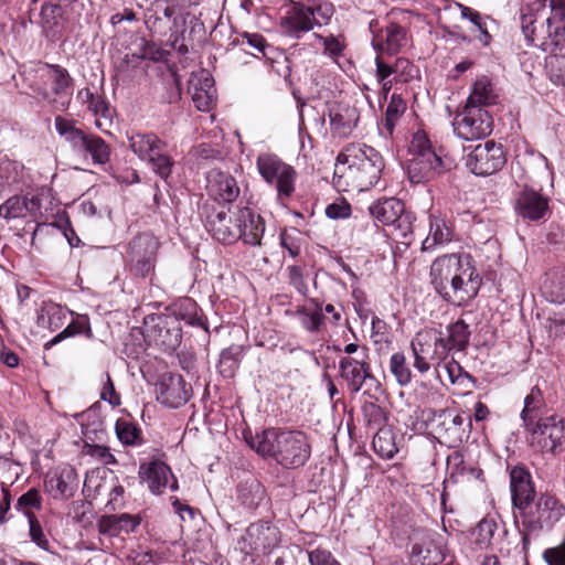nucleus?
<instances>
[{
    "label": "nucleus",
    "instance_id": "obj_10",
    "mask_svg": "<svg viewBox=\"0 0 565 565\" xmlns=\"http://www.w3.org/2000/svg\"><path fill=\"white\" fill-rule=\"evenodd\" d=\"M526 430L530 445L536 451L556 454L565 446V420L557 415L545 416Z\"/></svg>",
    "mask_w": 565,
    "mask_h": 565
},
{
    "label": "nucleus",
    "instance_id": "obj_51",
    "mask_svg": "<svg viewBox=\"0 0 565 565\" xmlns=\"http://www.w3.org/2000/svg\"><path fill=\"white\" fill-rule=\"evenodd\" d=\"M405 110L406 103L404 99L397 94H392L385 110L382 127L380 128L382 134L385 131V137L392 136L397 121L405 113Z\"/></svg>",
    "mask_w": 565,
    "mask_h": 565
},
{
    "label": "nucleus",
    "instance_id": "obj_11",
    "mask_svg": "<svg viewBox=\"0 0 565 565\" xmlns=\"http://www.w3.org/2000/svg\"><path fill=\"white\" fill-rule=\"evenodd\" d=\"M452 128L458 138L473 141L491 134L493 120L484 108L466 104L463 109L455 116Z\"/></svg>",
    "mask_w": 565,
    "mask_h": 565
},
{
    "label": "nucleus",
    "instance_id": "obj_15",
    "mask_svg": "<svg viewBox=\"0 0 565 565\" xmlns=\"http://www.w3.org/2000/svg\"><path fill=\"white\" fill-rule=\"evenodd\" d=\"M369 211L383 225L395 226L404 238L412 232L411 216L405 213L404 203L396 198L379 200L369 207Z\"/></svg>",
    "mask_w": 565,
    "mask_h": 565
},
{
    "label": "nucleus",
    "instance_id": "obj_20",
    "mask_svg": "<svg viewBox=\"0 0 565 565\" xmlns=\"http://www.w3.org/2000/svg\"><path fill=\"white\" fill-rule=\"evenodd\" d=\"M77 487V473L71 465L54 468L44 480L45 491L55 500L70 499L74 495Z\"/></svg>",
    "mask_w": 565,
    "mask_h": 565
},
{
    "label": "nucleus",
    "instance_id": "obj_1",
    "mask_svg": "<svg viewBox=\"0 0 565 565\" xmlns=\"http://www.w3.org/2000/svg\"><path fill=\"white\" fill-rule=\"evenodd\" d=\"M430 284L447 302L461 306L478 295L482 285L473 258L469 254H447L430 265Z\"/></svg>",
    "mask_w": 565,
    "mask_h": 565
},
{
    "label": "nucleus",
    "instance_id": "obj_17",
    "mask_svg": "<svg viewBox=\"0 0 565 565\" xmlns=\"http://www.w3.org/2000/svg\"><path fill=\"white\" fill-rule=\"evenodd\" d=\"M205 227L214 239L222 244H233L239 238L235 213L224 206H211L205 212Z\"/></svg>",
    "mask_w": 565,
    "mask_h": 565
},
{
    "label": "nucleus",
    "instance_id": "obj_39",
    "mask_svg": "<svg viewBox=\"0 0 565 565\" xmlns=\"http://www.w3.org/2000/svg\"><path fill=\"white\" fill-rule=\"evenodd\" d=\"M129 147L141 160L147 161L157 151L166 150L167 143L156 134L145 132L130 136Z\"/></svg>",
    "mask_w": 565,
    "mask_h": 565
},
{
    "label": "nucleus",
    "instance_id": "obj_47",
    "mask_svg": "<svg viewBox=\"0 0 565 565\" xmlns=\"http://www.w3.org/2000/svg\"><path fill=\"white\" fill-rule=\"evenodd\" d=\"M310 306H303L297 309L296 315L305 330L310 333H318L323 324L324 316L322 315V305L311 299Z\"/></svg>",
    "mask_w": 565,
    "mask_h": 565
},
{
    "label": "nucleus",
    "instance_id": "obj_2",
    "mask_svg": "<svg viewBox=\"0 0 565 565\" xmlns=\"http://www.w3.org/2000/svg\"><path fill=\"white\" fill-rule=\"evenodd\" d=\"M385 161L380 151L365 143H349L338 154L334 168L337 185L367 191L381 180Z\"/></svg>",
    "mask_w": 565,
    "mask_h": 565
},
{
    "label": "nucleus",
    "instance_id": "obj_32",
    "mask_svg": "<svg viewBox=\"0 0 565 565\" xmlns=\"http://www.w3.org/2000/svg\"><path fill=\"white\" fill-rule=\"evenodd\" d=\"M447 471L454 482H483V471L473 462L467 461L463 455L455 451L447 458Z\"/></svg>",
    "mask_w": 565,
    "mask_h": 565
},
{
    "label": "nucleus",
    "instance_id": "obj_34",
    "mask_svg": "<svg viewBox=\"0 0 565 565\" xmlns=\"http://www.w3.org/2000/svg\"><path fill=\"white\" fill-rule=\"evenodd\" d=\"M74 312L52 301L43 302L36 312V324L39 328L56 331L61 329L68 316Z\"/></svg>",
    "mask_w": 565,
    "mask_h": 565
},
{
    "label": "nucleus",
    "instance_id": "obj_25",
    "mask_svg": "<svg viewBox=\"0 0 565 565\" xmlns=\"http://www.w3.org/2000/svg\"><path fill=\"white\" fill-rule=\"evenodd\" d=\"M207 194L217 202L232 203L239 195V186L234 177L212 170L206 175Z\"/></svg>",
    "mask_w": 565,
    "mask_h": 565
},
{
    "label": "nucleus",
    "instance_id": "obj_46",
    "mask_svg": "<svg viewBox=\"0 0 565 565\" xmlns=\"http://www.w3.org/2000/svg\"><path fill=\"white\" fill-rule=\"evenodd\" d=\"M499 529L500 524L495 519H482L471 531V542L476 545L477 550H487L493 544Z\"/></svg>",
    "mask_w": 565,
    "mask_h": 565
},
{
    "label": "nucleus",
    "instance_id": "obj_4",
    "mask_svg": "<svg viewBox=\"0 0 565 565\" xmlns=\"http://www.w3.org/2000/svg\"><path fill=\"white\" fill-rule=\"evenodd\" d=\"M565 515V505L554 495L542 494L519 513V533L522 550L526 554L533 541L550 532Z\"/></svg>",
    "mask_w": 565,
    "mask_h": 565
},
{
    "label": "nucleus",
    "instance_id": "obj_23",
    "mask_svg": "<svg viewBox=\"0 0 565 565\" xmlns=\"http://www.w3.org/2000/svg\"><path fill=\"white\" fill-rule=\"evenodd\" d=\"M140 478L147 482L148 489L152 494L159 495L163 493L167 487L171 491L179 488L170 467L161 460H152L149 463L140 466Z\"/></svg>",
    "mask_w": 565,
    "mask_h": 565
},
{
    "label": "nucleus",
    "instance_id": "obj_3",
    "mask_svg": "<svg viewBox=\"0 0 565 565\" xmlns=\"http://www.w3.org/2000/svg\"><path fill=\"white\" fill-rule=\"evenodd\" d=\"M244 438L257 454L287 469L302 467L310 458L311 447L302 431L268 428L255 436L247 433Z\"/></svg>",
    "mask_w": 565,
    "mask_h": 565
},
{
    "label": "nucleus",
    "instance_id": "obj_5",
    "mask_svg": "<svg viewBox=\"0 0 565 565\" xmlns=\"http://www.w3.org/2000/svg\"><path fill=\"white\" fill-rule=\"evenodd\" d=\"M291 6L280 17L279 28L285 36L300 39L316 26L329 24L334 7L328 0H289Z\"/></svg>",
    "mask_w": 565,
    "mask_h": 565
},
{
    "label": "nucleus",
    "instance_id": "obj_14",
    "mask_svg": "<svg viewBox=\"0 0 565 565\" xmlns=\"http://www.w3.org/2000/svg\"><path fill=\"white\" fill-rule=\"evenodd\" d=\"M507 162L503 148L493 140L480 143L466 157V167L476 175H490Z\"/></svg>",
    "mask_w": 565,
    "mask_h": 565
},
{
    "label": "nucleus",
    "instance_id": "obj_56",
    "mask_svg": "<svg viewBox=\"0 0 565 565\" xmlns=\"http://www.w3.org/2000/svg\"><path fill=\"white\" fill-rule=\"evenodd\" d=\"M147 162L149 163L151 170L162 180H167L170 177L172 172L173 160L166 153V150L157 151L147 160Z\"/></svg>",
    "mask_w": 565,
    "mask_h": 565
},
{
    "label": "nucleus",
    "instance_id": "obj_44",
    "mask_svg": "<svg viewBox=\"0 0 565 565\" xmlns=\"http://www.w3.org/2000/svg\"><path fill=\"white\" fill-rule=\"evenodd\" d=\"M265 499V489L256 479L246 480L237 487V500L248 510L257 509Z\"/></svg>",
    "mask_w": 565,
    "mask_h": 565
},
{
    "label": "nucleus",
    "instance_id": "obj_63",
    "mask_svg": "<svg viewBox=\"0 0 565 565\" xmlns=\"http://www.w3.org/2000/svg\"><path fill=\"white\" fill-rule=\"evenodd\" d=\"M192 156L199 161L220 160L223 152L218 145L203 142L193 148Z\"/></svg>",
    "mask_w": 565,
    "mask_h": 565
},
{
    "label": "nucleus",
    "instance_id": "obj_42",
    "mask_svg": "<svg viewBox=\"0 0 565 565\" xmlns=\"http://www.w3.org/2000/svg\"><path fill=\"white\" fill-rule=\"evenodd\" d=\"M457 7L460 10L461 18L470 21L475 28V32H478V41L482 45L488 46L492 40L490 34V24H494V21L488 17H482L478 11L461 3H457Z\"/></svg>",
    "mask_w": 565,
    "mask_h": 565
},
{
    "label": "nucleus",
    "instance_id": "obj_19",
    "mask_svg": "<svg viewBox=\"0 0 565 565\" xmlns=\"http://www.w3.org/2000/svg\"><path fill=\"white\" fill-rule=\"evenodd\" d=\"M376 78L385 95L394 83H407L416 77L418 70L407 58H397L393 65L387 64L377 55L375 58Z\"/></svg>",
    "mask_w": 565,
    "mask_h": 565
},
{
    "label": "nucleus",
    "instance_id": "obj_22",
    "mask_svg": "<svg viewBox=\"0 0 565 565\" xmlns=\"http://www.w3.org/2000/svg\"><path fill=\"white\" fill-rule=\"evenodd\" d=\"M47 78L51 82L50 90L43 94V98L56 110L67 109L71 103L68 87L71 77L66 68L60 65H47Z\"/></svg>",
    "mask_w": 565,
    "mask_h": 565
},
{
    "label": "nucleus",
    "instance_id": "obj_8",
    "mask_svg": "<svg viewBox=\"0 0 565 565\" xmlns=\"http://www.w3.org/2000/svg\"><path fill=\"white\" fill-rule=\"evenodd\" d=\"M54 127L60 137L71 146L75 153L90 156L95 164H105L110 158V147L97 135L86 134L75 126L74 120L56 116Z\"/></svg>",
    "mask_w": 565,
    "mask_h": 565
},
{
    "label": "nucleus",
    "instance_id": "obj_64",
    "mask_svg": "<svg viewBox=\"0 0 565 565\" xmlns=\"http://www.w3.org/2000/svg\"><path fill=\"white\" fill-rule=\"evenodd\" d=\"M308 559L310 565H341L329 550L322 547L310 551Z\"/></svg>",
    "mask_w": 565,
    "mask_h": 565
},
{
    "label": "nucleus",
    "instance_id": "obj_33",
    "mask_svg": "<svg viewBox=\"0 0 565 565\" xmlns=\"http://www.w3.org/2000/svg\"><path fill=\"white\" fill-rule=\"evenodd\" d=\"M407 42L406 31L396 23H390L379 33L373 34L372 46L377 52L396 54Z\"/></svg>",
    "mask_w": 565,
    "mask_h": 565
},
{
    "label": "nucleus",
    "instance_id": "obj_59",
    "mask_svg": "<svg viewBox=\"0 0 565 565\" xmlns=\"http://www.w3.org/2000/svg\"><path fill=\"white\" fill-rule=\"evenodd\" d=\"M362 411L364 420L370 428L379 429L380 427L385 426L386 413L381 406L373 402H369L363 405Z\"/></svg>",
    "mask_w": 565,
    "mask_h": 565
},
{
    "label": "nucleus",
    "instance_id": "obj_18",
    "mask_svg": "<svg viewBox=\"0 0 565 565\" xmlns=\"http://www.w3.org/2000/svg\"><path fill=\"white\" fill-rule=\"evenodd\" d=\"M156 392L161 404L178 408L190 399L192 387L180 374L168 373L160 377Z\"/></svg>",
    "mask_w": 565,
    "mask_h": 565
},
{
    "label": "nucleus",
    "instance_id": "obj_24",
    "mask_svg": "<svg viewBox=\"0 0 565 565\" xmlns=\"http://www.w3.org/2000/svg\"><path fill=\"white\" fill-rule=\"evenodd\" d=\"M330 131L333 137L348 138L352 135L360 120V113L355 106L345 103L330 105L328 111Z\"/></svg>",
    "mask_w": 565,
    "mask_h": 565
},
{
    "label": "nucleus",
    "instance_id": "obj_43",
    "mask_svg": "<svg viewBox=\"0 0 565 565\" xmlns=\"http://www.w3.org/2000/svg\"><path fill=\"white\" fill-rule=\"evenodd\" d=\"M541 289L547 301L552 303L565 302V270L556 269L546 274Z\"/></svg>",
    "mask_w": 565,
    "mask_h": 565
},
{
    "label": "nucleus",
    "instance_id": "obj_50",
    "mask_svg": "<svg viewBox=\"0 0 565 565\" xmlns=\"http://www.w3.org/2000/svg\"><path fill=\"white\" fill-rule=\"evenodd\" d=\"M436 339L437 337H434L431 332H418L411 342L412 354L427 356L433 360L436 356L446 355L441 353V348L435 343Z\"/></svg>",
    "mask_w": 565,
    "mask_h": 565
},
{
    "label": "nucleus",
    "instance_id": "obj_9",
    "mask_svg": "<svg viewBox=\"0 0 565 565\" xmlns=\"http://www.w3.org/2000/svg\"><path fill=\"white\" fill-rule=\"evenodd\" d=\"M256 167L264 181L275 186L279 200L288 199L295 192L297 172L277 154L262 152L257 156Z\"/></svg>",
    "mask_w": 565,
    "mask_h": 565
},
{
    "label": "nucleus",
    "instance_id": "obj_58",
    "mask_svg": "<svg viewBox=\"0 0 565 565\" xmlns=\"http://www.w3.org/2000/svg\"><path fill=\"white\" fill-rule=\"evenodd\" d=\"M543 6L550 9L545 20L548 30L556 25L565 26V0H543Z\"/></svg>",
    "mask_w": 565,
    "mask_h": 565
},
{
    "label": "nucleus",
    "instance_id": "obj_28",
    "mask_svg": "<svg viewBox=\"0 0 565 565\" xmlns=\"http://www.w3.org/2000/svg\"><path fill=\"white\" fill-rule=\"evenodd\" d=\"M514 210L523 220L537 221L544 217L548 210V200L539 191L525 188L515 199Z\"/></svg>",
    "mask_w": 565,
    "mask_h": 565
},
{
    "label": "nucleus",
    "instance_id": "obj_48",
    "mask_svg": "<svg viewBox=\"0 0 565 565\" xmlns=\"http://www.w3.org/2000/svg\"><path fill=\"white\" fill-rule=\"evenodd\" d=\"M76 334H85L87 338L93 337L89 319L86 315H76V318L73 319L72 322H70L63 331L57 333L44 344V350H50L66 338Z\"/></svg>",
    "mask_w": 565,
    "mask_h": 565
},
{
    "label": "nucleus",
    "instance_id": "obj_37",
    "mask_svg": "<svg viewBox=\"0 0 565 565\" xmlns=\"http://www.w3.org/2000/svg\"><path fill=\"white\" fill-rule=\"evenodd\" d=\"M172 315L178 323V320L184 321L192 327H199L207 331L206 319L199 307V305L191 298L184 297L179 299L172 307Z\"/></svg>",
    "mask_w": 565,
    "mask_h": 565
},
{
    "label": "nucleus",
    "instance_id": "obj_26",
    "mask_svg": "<svg viewBox=\"0 0 565 565\" xmlns=\"http://www.w3.org/2000/svg\"><path fill=\"white\" fill-rule=\"evenodd\" d=\"M189 93L199 110H210L215 99V88L214 79L206 70H200L191 74Z\"/></svg>",
    "mask_w": 565,
    "mask_h": 565
},
{
    "label": "nucleus",
    "instance_id": "obj_36",
    "mask_svg": "<svg viewBox=\"0 0 565 565\" xmlns=\"http://www.w3.org/2000/svg\"><path fill=\"white\" fill-rule=\"evenodd\" d=\"M470 331L468 324L463 320H458L447 327V335L438 337L435 340L437 347L441 348V353L447 354L449 351H462L469 342Z\"/></svg>",
    "mask_w": 565,
    "mask_h": 565
},
{
    "label": "nucleus",
    "instance_id": "obj_27",
    "mask_svg": "<svg viewBox=\"0 0 565 565\" xmlns=\"http://www.w3.org/2000/svg\"><path fill=\"white\" fill-rule=\"evenodd\" d=\"M235 222L239 231L238 239L250 246L260 245L265 233V222L260 215L249 207H243L235 213Z\"/></svg>",
    "mask_w": 565,
    "mask_h": 565
},
{
    "label": "nucleus",
    "instance_id": "obj_62",
    "mask_svg": "<svg viewBox=\"0 0 565 565\" xmlns=\"http://www.w3.org/2000/svg\"><path fill=\"white\" fill-rule=\"evenodd\" d=\"M280 246L288 252L291 257H297L301 249L300 234L295 230L282 231L279 235Z\"/></svg>",
    "mask_w": 565,
    "mask_h": 565
},
{
    "label": "nucleus",
    "instance_id": "obj_16",
    "mask_svg": "<svg viewBox=\"0 0 565 565\" xmlns=\"http://www.w3.org/2000/svg\"><path fill=\"white\" fill-rule=\"evenodd\" d=\"M457 239L454 220L439 210H430L428 213V234L422 243V250L434 252Z\"/></svg>",
    "mask_w": 565,
    "mask_h": 565
},
{
    "label": "nucleus",
    "instance_id": "obj_40",
    "mask_svg": "<svg viewBox=\"0 0 565 565\" xmlns=\"http://www.w3.org/2000/svg\"><path fill=\"white\" fill-rule=\"evenodd\" d=\"M498 94L494 85L487 76L478 77L471 88L467 104L484 107L497 103Z\"/></svg>",
    "mask_w": 565,
    "mask_h": 565
},
{
    "label": "nucleus",
    "instance_id": "obj_52",
    "mask_svg": "<svg viewBox=\"0 0 565 565\" xmlns=\"http://www.w3.org/2000/svg\"><path fill=\"white\" fill-rule=\"evenodd\" d=\"M115 431L124 445L138 446L142 443L141 429L130 419L118 418L115 424Z\"/></svg>",
    "mask_w": 565,
    "mask_h": 565
},
{
    "label": "nucleus",
    "instance_id": "obj_53",
    "mask_svg": "<svg viewBox=\"0 0 565 565\" xmlns=\"http://www.w3.org/2000/svg\"><path fill=\"white\" fill-rule=\"evenodd\" d=\"M388 369L398 385L407 386L412 382V371L403 352L391 355Z\"/></svg>",
    "mask_w": 565,
    "mask_h": 565
},
{
    "label": "nucleus",
    "instance_id": "obj_21",
    "mask_svg": "<svg viewBox=\"0 0 565 565\" xmlns=\"http://www.w3.org/2000/svg\"><path fill=\"white\" fill-rule=\"evenodd\" d=\"M152 326L147 323L146 337L163 351H174L181 343V328L169 317L151 318Z\"/></svg>",
    "mask_w": 565,
    "mask_h": 565
},
{
    "label": "nucleus",
    "instance_id": "obj_38",
    "mask_svg": "<svg viewBox=\"0 0 565 565\" xmlns=\"http://www.w3.org/2000/svg\"><path fill=\"white\" fill-rule=\"evenodd\" d=\"M403 436L398 435L393 427H380L373 437L372 446L382 459H392L399 450Z\"/></svg>",
    "mask_w": 565,
    "mask_h": 565
},
{
    "label": "nucleus",
    "instance_id": "obj_55",
    "mask_svg": "<svg viewBox=\"0 0 565 565\" xmlns=\"http://www.w3.org/2000/svg\"><path fill=\"white\" fill-rule=\"evenodd\" d=\"M62 15V8L52 0L45 1L41 7L40 24L45 32H53Z\"/></svg>",
    "mask_w": 565,
    "mask_h": 565
},
{
    "label": "nucleus",
    "instance_id": "obj_41",
    "mask_svg": "<svg viewBox=\"0 0 565 565\" xmlns=\"http://www.w3.org/2000/svg\"><path fill=\"white\" fill-rule=\"evenodd\" d=\"M246 353L242 344H232L221 351L217 369L223 377L231 379L238 370Z\"/></svg>",
    "mask_w": 565,
    "mask_h": 565
},
{
    "label": "nucleus",
    "instance_id": "obj_30",
    "mask_svg": "<svg viewBox=\"0 0 565 565\" xmlns=\"http://www.w3.org/2000/svg\"><path fill=\"white\" fill-rule=\"evenodd\" d=\"M530 478V473L521 467H514L510 472L512 503L519 513L524 510L525 505L534 502L535 492Z\"/></svg>",
    "mask_w": 565,
    "mask_h": 565
},
{
    "label": "nucleus",
    "instance_id": "obj_45",
    "mask_svg": "<svg viewBox=\"0 0 565 565\" xmlns=\"http://www.w3.org/2000/svg\"><path fill=\"white\" fill-rule=\"evenodd\" d=\"M544 399L542 391L534 386L524 398V407L521 412L523 426L526 428L543 418Z\"/></svg>",
    "mask_w": 565,
    "mask_h": 565
},
{
    "label": "nucleus",
    "instance_id": "obj_54",
    "mask_svg": "<svg viewBox=\"0 0 565 565\" xmlns=\"http://www.w3.org/2000/svg\"><path fill=\"white\" fill-rule=\"evenodd\" d=\"M540 44L543 50H551L555 54L565 55V26L556 25L553 29H546V36H542Z\"/></svg>",
    "mask_w": 565,
    "mask_h": 565
},
{
    "label": "nucleus",
    "instance_id": "obj_7",
    "mask_svg": "<svg viewBox=\"0 0 565 565\" xmlns=\"http://www.w3.org/2000/svg\"><path fill=\"white\" fill-rule=\"evenodd\" d=\"M407 175L412 183L430 181L450 170L451 161L441 148L434 147L424 131H416L409 145Z\"/></svg>",
    "mask_w": 565,
    "mask_h": 565
},
{
    "label": "nucleus",
    "instance_id": "obj_31",
    "mask_svg": "<svg viewBox=\"0 0 565 565\" xmlns=\"http://www.w3.org/2000/svg\"><path fill=\"white\" fill-rule=\"evenodd\" d=\"M339 372L352 393H358L365 380L371 377L369 363L363 359L359 360L351 356L340 358Z\"/></svg>",
    "mask_w": 565,
    "mask_h": 565
},
{
    "label": "nucleus",
    "instance_id": "obj_29",
    "mask_svg": "<svg viewBox=\"0 0 565 565\" xmlns=\"http://www.w3.org/2000/svg\"><path fill=\"white\" fill-rule=\"evenodd\" d=\"M30 215L34 220L42 215L41 200L38 196L14 195L0 205V217L11 221Z\"/></svg>",
    "mask_w": 565,
    "mask_h": 565
},
{
    "label": "nucleus",
    "instance_id": "obj_60",
    "mask_svg": "<svg viewBox=\"0 0 565 565\" xmlns=\"http://www.w3.org/2000/svg\"><path fill=\"white\" fill-rule=\"evenodd\" d=\"M443 372L447 374L451 384H461L469 377L468 373L465 372L461 365L454 359L447 360L444 363H438L437 374L439 377H441Z\"/></svg>",
    "mask_w": 565,
    "mask_h": 565
},
{
    "label": "nucleus",
    "instance_id": "obj_57",
    "mask_svg": "<svg viewBox=\"0 0 565 565\" xmlns=\"http://www.w3.org/2000/svg\"><path fill=\"white\" fill-rule=\"evenodd\" d=\"M41 508L42 498L39 490L35 488L23 493L15 503V510L23 513L26 519H29V515H34V513L30 511L31 509L40 510Z\"/></svg>",
    "mask_w": 565,
    "mask_h": 565
},
{
    "label": "nucleus",
    "instance_id": "obj_6",
    "mask_svg": "<svg viewBox=\"0 0 565 565\" xmlns=\"http://www.w3.org/2000/svg\"><path fill=\"white\" fill-rule=\"evenodd\" d=\"M397 536L407 541L406 553L411 565H438L446 561L449 553L444 534L415 522L405 524Z\"/></svg>",
    "mask_w": 565,
    "mask_h": 565
},
{
    "label": "nucleus",
    "instance_id": "obj_61",
    "mask_svg": "<svg viewBox=\"0 0 565 565\" xmlns=\"http://www.w3.org/2000/svg\"><path fill=\"white\" fill-rule=\"evenodd\" d=\"M22 166L18 162L4 160L0 163V185L17 184L21 180Z\"/></svg>",
    "mask_w": 565,
    "mask_h": 565
},
{
    "label": "nucleus",
    "instance_id": "obj_13",
    "mask_svg": "<svg viewBox=\"0 0 565 565\" xmlns=\"http://www.w3.org/2000/svg\"><path fill=\"white\" fill-rule=\"evenodd\" d=\"M159 243L157 238L142 233L134 237L127 245V259L130 270L138 276H147L154 268L156 254Z\"/></svg>",
    "mask_w": 565,
    "mask_h": 565
},
{
    "label": "nucleus",
    "instance_id": "obj_12",
    "mask_svg": "<svg viewBox=\"0 0 565 565\" xmlns=\"http://www.w3.org/2000/svg\"><path fill=\"white\" fill-rule=\"evenodd\" d=\"M280 544L279 529L268 521L252 523L238 542L243 553H270Z\"/></svg>",
    "mask_w": 565,
    "mask_h": 565
},
{
    "label": "nucleus",
    "instance_id": "obj_49",
    "mask_svg": "<svg viewBox=\"0 0 565 565\" xmlns=\"http://www.w3.org/2000/svg\"><path fill=\"white\" fill-rule=\"evenodd\" d=\"M169 22L170 26L167 44L180 55H185L189 52L188 45L184 43L186 25L185 17L182 12H180Z\"/></svg>",
    "mask_w": 565,
    "mask_h": 565
},
{
    "label": "nucleus",
    "instance_id": "obj_35",
    "mask_svg": "<svg viewBox=\"0 0 565 565\" xmlns=\"http://www.w3.org/2000/svg\"><path fill=\"white\" fill-rule=\"evenodd\" d=\"M139 515L128 513L105 515L99 521V533L108 536H118L121 533H131L140 525Z\"/></svg>",
    "mask_w": 565,
    "mask_h": 565
}]
</instances>
